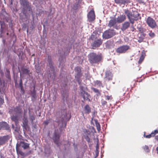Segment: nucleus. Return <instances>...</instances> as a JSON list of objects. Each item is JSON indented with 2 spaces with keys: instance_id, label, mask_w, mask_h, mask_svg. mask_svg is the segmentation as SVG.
Instances as JSON below:
<instances>
[{
  "instance_id": "1",
  "label": "nucleus",
  "mask_w": 158,
  "mask_h": 158,
  "mask_svg": "<svg viewBox=\"0 0 158 158\" xmlns=\"http://www.w3.org/2000/svg\"><path fill=\"white\" fill-rule=\"evenodd\" d=\"M102 59L100 54H96L95 53H91L89 55V60L91 63H95L100 61Z\"/></svg>"
},
{
  "instance_id": "32",
  "label": "nucleus",
  "mask_w": 158,
  "mask_h": 158,
  "mask_svg": "<svg viewBox=\"0 0 158 158\" xmlns=\"http://www.w3.org/2000/svg\"><path fill=\"white\" fill-rule=\"evenodd\" d=\"M144 58V56L143 54H142L140 57V59L139 61V64H141L142 61L143 60Z\"/></svg>"
},
{
  "instance_id": "46",
  "label": "nucleus",
  "mask_w": 158,
  "mask_h": 158,
  "mask_svg": "<svg viewBox=\"0 0 158 158\" xmlns=\"http://www.w3.org/2000/svg\"><path fill=\"white\" fill-rule=\"evenodd\" d=\"M156 140L158 141V136H156L155 137Z\"/></svg>"
},
{
  "instance_id": "2",
  "label": "nucleus",
  "mask_w": 158,
  "mask_h": 158,
  "mask_svg": "<svg viewBox=\"0 0 158 158\" xmlns=\"http://www.w3.org/2000/svg\"><path fill=\"white\" fill-rule=\"evenodd\" d=\"M115 33L113 30H109L105 31L103 33V38L108 39L110 38L115 35Z\"/></svg>"
},
{
  "instance_id": "45",
  "label": "nucleus",
  "mask_w": 158,
  "mask_h": 158,
  "mask_svg": "<svg viewBox=\"0 0 158 158\" xmlns=\"http://www.w3.org/2000/svg\"><path fill=\"white\" fill-rule=\"evenodd\" d=\"M82 0H76V2H77V5H78L81 1Z\"/></svg>"
},
{
  "instance_id": "6",
  "label": "nucleus",
  "mask_w": 158,
  "mask_h": 158,
  "mask_svg": "<svg viewBox=\"0 0 158 158\" xmlns=\"http://www.w3.org/2000/svg\"><path fill=\"white\" fill-rule=\"evenodd\" d=\"M88 19L89 22H91L94 21L95 19L94 13L93 10H91L88 13Z\"/></svg>"
},
{
  "instance_id": "24",
  "label": "nucleus",
  "mask_w": 158,
  "mask_h": 158,
  "mask_svg": "<svg viewBox=\"0 0 158 158\" xmlns=\"http://www.w3.org/2000/svg\"><path fill=\"white\" fill-rule=\"evenodd\" d=\"M11 119L15 122L16 125H17L18 124V121L19 119L18 117L13 116L11 117Z\"/></svg>"
},
{
  "instance_id": "38",
  "label": "nucleus",
  "mask_w": 158,
  "mask_h": 158,
  "mask_svg": "<svg viewBox=\"0 0 158 158\" xmlns=\"http://www.w3.org/2000/svg\"><path fill=\"white\" fill-rule=\"evenodd\" d=\"M149 36L152 37H153L155 36L153 32H150L149 33Z\"/></svg>"
},
{
  "instance_id": "13",
  "label": "nucleus",
  "mask_w": 158,
  "mask_h": 158,
  "mask_svg": "<svg viewBox=\"0 0 158 158\" xmlns=\"http://www.w3.org/2000/svg\"><path fill=\"white\" fill-rule=\"evenodd\" d=\"M19 145L22 146L24 149H27L29 147V144L22 142L20 143V144L18 143H17L16 145V150L17 151L18 148V146Z\"/></svg>"
},
{
  "instance_id": "8",
  "label": "nucleus",
  "mask_w": 158,
  "mask_h": 158,
  "mask_svg": "<svg viewBox=\"0 0 158 158\" xmlns=\"http://www.w3.org/2000/svg\"><path fill=\"white\" fill-rule=\"evenodd\" d=\"M125 13L127 15L131 23L132 24H133V21L132 17V13L127 10H125Z\"/></svg>"
},
{
  "instance_id": "51",
  "label": "nucleus",
  "mask_w": 158,
  "mask_h": 158,
  "mask_svg": "<svg viewBox=\"0 0 158 158\" xmlns=\"http://www.w3.org/2000/svg\"><path fill=\"white\" fill-rule=\"evenodd\" d=\"M8 33H7V35H8Z\"/></svg>"
},
{
  "instance_id": "12",
  "label": "nucleus",
  "mask_w": 158,
  "mask_h": 158,
  "mask_svg": "<svg viewBox=\"0 0 158 158\" xmlns=\"http://www.w3.org/2000/svg\"><path fill=\"white\" fill-rule=\"evenodd\" d=\"M0 128L1 129H4L5 130H8L9 127L8 124L6 122H0Z\"/></svg>"
},
{
  "instance_id": "31",
  "label": "nucleus",
  "mask_w": 158,
  "mask_h": 158,
  "mask_svg": "<svg viewBox=\"0 0 158 158\" xmlns=\"http://www.w3.org/2000/svg\"><path fill=\"white\" fill-rule=\"evenodd\" d=\"M35 69H36V72L37 73H39L40 72V66L39 63L35 65Z\"/></svg>"
},
{
  "instance_id": "25",
  "label": "nucleus",
  "mask_w": 158,
  "mask_h": 158,
  "mask_svg": "<svg viewBox=\"0 0 158 158\" xmlns=\"http://www.w3.org/2000/svg\"><path fill=\"white\" fill-rule=\"evenodd\" d=\"M85 112L86 113H88L90 111V109L89 106L87 105L85 107Z\"/></svg>"
},
{
  "instance_id": "19",
  "label": "nucleus",
  "mask_w": 158,
  "mask_h": 158,
  "mask_svg": "<svg viewBox=\"0 0 158 158\" xmlns=\"http://www.w3.org/2000/svg\"><path fill=\"white\" fill-rule=\"evenodd\" d=\"M117 22L115 19H113L110 21L108 24V26L110 27H113L115 25Z\"/></svg>"
},
{
  "instance_id": "3",
  "label": "nucleus",
  "mask_w": 158,
  "mask_h": 158,
  "mask_svg": "<svg viewBox=\"0 0 158 158\" xmlns=\"http://www.w3.org/2000/svg\"><path fill=\"white\" fill-rule=\"evenodd\" d=\"M146 22L148 26L152 28H154L157 26L155 21L150 17L148 18Z\"/></svg>"
},
{
  "instance_id": "47",
  "label": "nucleus",
  "mask_w": 158,
  "mask_h": 158,
  "mask_svg": "<svg viewBox=\"0 0 158 158\" xmlns=\"http://www.w3.org/2000/svg\"><path fill=\"white\" fill-rule=\"evenodd\" d=\"M83 98H84V99H85V96H83Z\"/></svg>"
},
{
  "instance_id": "4",
  "label": "nucleus",
  "mask_w": 158,
  "mask_h": 158,
  "mask_svg": "<svg viewBox=\"0 0 158 158\" xmlns=\"http://www.w3.org/2000/svg\"><path fill=\"white\" fill-rule=\"evenodd\" d=\"M129 48L130 47L129 46L124 45L118 48L116 51L118 53H125L127 50H128Z\"/></svg>"
},
{
  "instance_id": "33",
  "label": "nucleus",
  "mask_w": 158,
  "mask_h": 158,
  "mask_svg": "<svg viewBox=\"0 0 158 158\" xmlns=\"http://www.w3.org/2000/svg\"><path fill=\"white\" fill-rule=\"evenodd\" d=\"M144 36V35H141V36L139 37L138 40V42L139 43L142 42L143 40Z\"/></svg>"
},
{
  "instance_id": "16",
  "label": "nucleus",
  "mask_w": 158,
  "mask_h": 158,
  "mask_svg": "<svg viewBox=\"0 0 158 158\" xmlns=\"http://www.w3.org/2000/svg\"><path fill=\"white\" fill-rule=\"evenodd\" d=\"M59 136L58 134H57L55 132L54 134V136L53 137V140H54V142L55 143L59 146Z\"/></svg>"
},
{
  "instance_id": "11",
  "label": "nucleus",
  "mask_w": 158,
  "mask_h": 158,
  "mask_svg": "<svg viewBox=\"0 0 158 158\" xmlns=\"http://www.w3.org/2000/svg\"><path fill=\"white\" fill-rule=\"evenodd\" d=\"M115 2L117 4L120 5H125V4L130 2L129 0H115Z\"/></svg>"
},
{
  "instance_id": "27",
  "label": "nucleus",
  "mask_w": 158,
  "mask_h": 158,
  "mask_svg": "<svg viewBox=\"0 0 158 158\" xmlns=\"http://www.w3.org/2000/svg\"><path fill=\"white\" fill-rule=\"evenodd\" d=\"M22 73L23 74H27L28 73V71L27 69L22 68L21 70V72L20 73V75H21Z\"/></svg>"
},
{
  "instance_id": "10",
  "label": "nucleus",
  "mask_w": 158,
  "mask_h": 158,
  "mask_svg": "<svg viewBox=\"0 0 158 158\" xmlns=\"http://www.w3.org/2000/svg\"><path fill=\"white\" fill-rule=\"evenodd\" d=\"M27 124L28 120L27 118L25 117H24L23 119V124L22 125L23 129H25L27 130L28 129Z\"/></svg>"
},
{
  "instance_id": "41",
  "label": "nucleus",
  "mask_w": 158,
  "mask_h": 158,
  "mask_svg": "<svg viewBox=\"0 0 158 158\" xmlns=\"http://www.w3.org/2000/svg\"><path fill=\"white\" fill-rule=\"evenodd\" d=\"M22 85H23L22 81L21 80H20V82H19V85L21 87V88H22Z\"/></svg>"
},
{
  "instance_id": "37",
  "label": "nucleus",
  "mask_w": 158,
  "mask_h": 158,
  "mask_svg": "<svg viewBox=\"0 0 158 158\" xmlns=\"http://www.w3.org/2000/svg\"><path fill=\"white\" fill-rule=\"evenodd\" d=\"M4 102V100L0 96V106Z\"/></svg>"
},
{
  "instance_id": "30",
  "label": "nucleus",
  "mask_w": 158,
  "mask_h": 158,
  "mask_svg": "<svg viewBox=\"0 0 158 158\" xmlns=\"http://www.w3.org/2000/svg\"><path fill=\"white\" fill-rule=\"evenodd\" d=\"M142 148L146 152H149V149L148 146L145 145L142 147Z\"/></svg>"
},
{
  "instance_id": "50",
  "label": "nucleus",
  "mask_w": 158,
  "mask_h": 158,
  "mask_svg": "<svg viewBox=\"0 0 158 158\" xmlns=\"http://www.w3.org/2000/svg\"><path fill=\"white\" fill-rule=\"evenodd\" d=\"M1 158H3L2 156H1Z\"/></svg>"
},
{
  "instance_id": "40",
  "label": "nucleus",
  "mask_w": 158,
  "mask_h": 158,
  "mask_svg": "<svg viewBox=\"0 0 158 158\" xmlns=\"http://www.w3.org/2000/svg\"><path fill=\"white\" fill-rule=\"evenodd\" d=\"M102 105L104 106L106 104L107 102L105 101H102Z\"/></svg>"
},
{
  "instance_id": "17",
  "label": "nucleus",
  "mask_w": 158,
  "mask_h": 158,
  "mask_svg": "<svg viewBox=\"0 0 158 158\" xmlns=\"http://www.w3.org/2000/svg\"><path fill=\"white\" fill-rule=\"evenodd\" d=\"M7 140V136H4L0 137V145L4 144Z\"/></svg>"
},
{
  "instance_id": "7",
  "label": "nucleus",
  "mask_w": 158,
  "mask_h": 158,
  "mask_svg": "<svg viewBox=\"0 0 158 158\" xmlns=\"http://www.w3.org/2000/svg\"><path fill=\"white\" fill-rule=\"evenodd\" d=\"M90 132L87 131V130H84V131L83 136L85 139L86 140L89 142H90V139L89 137V135Z\"/></svg>"
},
{
  "instance_id": "28",
  "label": "nucleus",
  "mask_w": 158,
  "mask_h": 158,
  "mask_svg": "<svg viewBox=\"0 0 158 158\" xmlns=\"http://www.w3.org/2000/svg\"><path fill=\"white\" fill-rule=\"evenodd\" d=\"M48 63H49V66L50 67L51 70L52 72H53L54 71V68L53 66L52 65V63L51 60H48Z\"/></svg>"
},
{
  "instance_id": "22",
  "label": "nucleus",
  "mask_w": 158,
  "mask_h": 158,
  "mask_svg": "<svg viewBox=\"0 0 158 158\" xmlns=\"http://www.w3.org/2000/svg\"><path fill=\"white\" fill-rule=\"evenodd\" d=\"M80 87L82 91V92H84V93L85 94L87 95V98H88L89 96V95L87 93H85V90L86 89V87L85 86H82L81 85H80Z\"/></svg>"
},
{
  "instance_id": "26",
  "label": "nucleus",
  "mask_w": 158,
  "mask_h": 158,
  "mask_svg": "<svg viewBox=\"0 0 158 158\" xmlns=\"http://www.w3.org/2000/svg\"><path fill=\"white\" fill-rule=\"evenodd\" d=\"M64 120V119H61L60 120L58 121L57 120L56 121L58 123H59V125H60V127H61V124H62V126H63V124H64V126H65L66 124Z\"/></svg>"
},
{
  "instance_id": "35",
  "label": "nucleus",
  "mask_w": 158,
  "mask_h": 158,
  "mask_svg": "<svg viewBox=\"0 0 158 158\" xmlns=\"http://www.w3.org/2000/svg\"><path fill=\"white\" fill-rule=\"evenodd\" d=\"M93 91L95 93H97V95H100V93L98 90V89H95V88H93Z\"/></svg>"
},
{
  "instance_id": "18",
  "label": "nucleus",
  "mask_w": 158,
  "mask_h": 158,
  "mask_svg": "<svg viewBox=\"0 0 158 158\" xmlns=\"http://www.w3.org/2000/svg\"><path fill=\"white\" fill-rule=\"evenodd\" d=\"M139 16V14L137 12H134L133 14H132V17L133 21V24L135 20H136L138 19Z\"/></svg>"
},
{
  "instance_id": "14",
  "label": "nucleus",
  "mask_w": 158,
  "mask_h": 158,
  "mask_svg": "<svg viewBox=\"0 0 158 158\" xmlns=\"http://www.w3.org/2000/svg\"><path fill=\"white\" fill-rule=\"evenodd\" d=\"M130 23L128 22H125L122 24V27L121 28V30L124 31L127 29L130 26Z\"/></svg>"
},
{
  "instance_id": "20",
  "label": "nucleus",
  "mask_w": 158,
  "mask_h": 158,
  "mask_svg": "<svg viewBox=\"0 0 158 158\" xmlns=\"http://www.w3.org/2000/svg\"><path fill=\"white\" fill-rule=\"evenodd\" d=\"M91 123L93 124H95L97 127V130L99 131L100 129V126L99 123L98 122L97 120L96 119H92L91 121Z\"/></svg>"
},
{
  "instance_id": "42",
  "label": "nucleus",
  "mask_w": 158,
  "mask_h": 158,
  "mask_svg": "<svg viewBox=\"0 0 158 158\" xmlns=\"http://www.w3.org/2000/svg\"><path fill=\"white\" fill-rule=\"evenodd\" d=\"M31 120L32 122L35 119V117L33 116H31L30 117Z\"/></svg>"
},
{
  "instance_id": "39",
  "label": "nucleus",
  "mask_w": 158,
  "mask_h": 158,
  "mask_svg": "<svg viewBox=\"0 0 158 158\" xmlns=\"http://www.w3.org/2000/svg\"><path fill=\"white\" fill-rule=\"evenodd\" d=\"M106 99L109 100H111L112 98L111 96H106Z\"/></svg>"
},
{
  "instance_id": "44",
  "label": "nucleus",
  "mask_w": 158,
  "mask_h": 158,
  "mask_svg": "<svg viewBox=\"0 0 158 158\" xmlns=\"http://www.w3.org/2000/svg\"><path fill=\"white\" fill-rule=\"evenodd\" d=\"M152 132H154V134H154V135L158 133V131L157 130H155L154 131Z\"/></svg>"
},
{
  "instance_id": "29",
  "label": "nucleus",
  "mask_w": 158,
  "mask_h": 158,
  "mask_svg": "<svg viewBox=\"0 0 158 158\" xmlns=\"http://www.w3.org/2000/svg\"><path fill=\"white\" fill-rule=\"evenodd\" d=\"M154 132H152L150 134L147 135H145V132L144 133V137L146 138H150L152 136H154Z\"/></svg>"
},
{
  "instance_id": "36",
  "label": "nucleus",
  "mask_w": 158,
  "mask_h": 158,
  "mask_svg": "<svg viewBox=\"0 0 158 158\" xmlns=\"http://www.w3.org/2000/svg\"><path fill=\"white\" fill-rule=\"evenodd\" d=\"M95 84L98 86H100L101 85V83L100 81H95Z\"/></svg>"
},
{
  "instance_id": "5",
  "label": "nucleus",
  "mask_w": 158,
  "mask_h": 158,
  "mask_svg": "<svg viewBox=\"0 0 158 158\" xmlns=\"http://www.w3.org/2000/svg\"><path fill=\"white\" fill-rule=\"evenodd\" d=\"M75 70L76 73L75 77L77 79L79 84H80V80H79V78L81 75V68L80 67H77L75 68Z\"/></svg>"
},
{
  "instance_id": "9",
  "label": "nucleus",
  "mask_w": 158,
  "mask_h": 158,
  "mask_svg": "<svg viewBox=\"0 0 158 158\" xmlns=\"http://www.w3.org/2000/svg\"><path fill=\"white\" fill-rule=\"evenodd\" d=\"M102 44V41L101 40L98 39L95 40L93 43V48L95 49L96 47H98Z\"/></svg>"
},
{
  "instance_id": "43",
  "label": "nucleus",
  "mask_w": 158,
  "mask_h": 158,
  "mask_svg": "<svg viewBox=\"0 0 158 158\" xmlns=\"http://www.w3.org/2000/svg\"><path fill=\"white\" fill-rule=\"evenodd\" d=\"M49 123V120H47L44 121V123L45 125H48Z\"/></svg>"
},
{
  "instance_id": "34",
  "label": "nucleus",
  "mask_w": 158,
  "mask_h": 158,
  "mask_svg": "<svg viewBox=\"0 0 158 158\" xmlns=\"http://www.w3.org/2000/svg\"><path fill=\"white\" fill-rule=\"evenodd\" d=\"M1 32H3V30L4 29V27L5 26V24L4 23H2L1 24Z\"/></svg>"
},
{
  "instance_id": "21",
  "label": "nucleus",
  "mask_w": 158,
  "mask_h": 158,
  "mask_svg": "<svg viewBox=\"0 0 158 158\" xmlns=\"http://www.w3.org/2000/svg\"><path fill=\"white\" fill-rule=\"evenodd\" d=\"M112 75L111 73L109 72H107L106 73L105 79L109 81L111 79Z\"/></svg>"
},
{
  "instance_id": "23",
  "label": "nucleus",
  "mask_w": 158,
  "mask_h": 158,
  "mask_svg": "<svg viewBox=\"0 0 158 158\" xmlns=\"http://www.w3.org/2000/svg\"><path fill=\"white\" fill-rule=\"evenodd\" d=\"M21 4L24 7H27L29 6L28 2L26 0H21Z\"/></svg>"
},
{
  "instance_id": "48",
  "label": "nucleus",
  "mask_w": 158,
  "mask_h": 158,
  "mask_svg": "<svg viewBox=\"0 0 158 158\" xmlns=\"http://www.w3.org/2000/svg\"><path fill=\"white\" fill-rule=\"evenodd\" d=\"M12 127H14V125H12Z\"/></svg>"
},
{
  "instance_id": "49",
  "label": "nucleus",
  "mask_w": 158,
  "mask_h": 158,
  "mask_svg": "<svg viewBox=\"0 0 158 158\" xmlns=\"http://www.w3.org/2000/svg\"><path fill=\"white\" fill-rule=\"evenodd\" d=\"M87 78L89 79V77H87Z\"/></svg>"
},
{
  "instance_id": "15",
  "label": "nucleus",
  "mask_w": 158,
  "mask_h": 158,
  "mask_svg": "<svg viewBox=\"0 0 158 158\" xmlns=\"http://www.w3.org/2000/svg\"><path fill=\"white\" fill-rule=\"evenodd\" d=\"M126 19V17L124 15H122L118 17L116 21L117 23H121L124 21Z\"/></svg>"
}]
</instances>
